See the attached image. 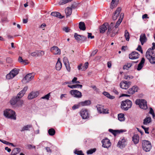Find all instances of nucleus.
Listing matches in <instances>:
<instances>
[{
  "instance_id": "obj_1",
  "label": "nucleus",
  "mask_w": 155,
  "mask_h": 155,
  "mask_svg": "<svg viewBox=\"0 0 155 155\" xmlns=\"http://www.w3.org/2000/svg\"><path fill=\"white\" fill-rule=\"evenodd\" d=\"M15 112L10 109H6L4 111V115L6 118L14 120L16 119Z\"/></svg>"
},
{
  "instance_id": "obj_2",
  "label": "nucleus",
  "mask_w": 155,
  "mask_h": 155,
  "mask_svg": "<svg viewBox=\"0 0 155 155\" xmlns=\"http://www.w3.org/2000/svg\"><path fill=\"white\" fill-rule=\"evenodd\" d=\"M152 51L150 49L147 50L146 52V57L149 62L152 64L155 63V53L154 52H151Z\"/></svg>"
},
{
  "instance_id": "obj_3",
  "label": "nucleus",
  "mask_w": 155,
  "mask_h": 155,
  "mask_svg": "<svg viewBox=\"0 0 155 155\" xmlns=\"http://www.w3.org/2000/svg\"><path fill=\"white\" fill-rule=\"evenodd\" d=\"M132 105V102L131 101L129 100H126L121 102V107L122 109L126 111L131 107Z\"/></svg>"
},
{
  "instance_id": "obj_4",
  "label": "nucleus",
  "mask_w": 155,
  "mask_h": 155,
  "mask_svg": "<svg viewBox=\"0 0 155 155\" xmlns=\"http://www.w3.org/2000/svg\"><path fill=\"white\" fill-rule=\"evenodd\" d=\"M135 103L142 109L146 110L148 108L147 102L144 99H137L135 101Z\"/></svg>"
},
{
  "instance_id": "obj_5",
  "label": "nucleus",
  "mask_w": 155,
  "mask_h": 155,
  "mask_svg": "<svg viewBox=\"0 0 155 155\" xmlns=\"http://www.w3.org/2000/svg\"><path fill=\"white\" fill-rule=\"evenodd\" d=\"M142 147L144 150L145 151L148 152L150 151L152 147L150 142L148 140H143Z\"/></svg>"
},
{
  "instance_id": "obj_6",
  "label": "nucleus",
  "mask_w": 155,
  "mask_h": 155,
  "mask_svg": "<svg viewBox=\"0 0 155 155\" xmlns=\"http://www.w3.org/2000/svg\"><path fill=\"white\" fill-rule=\"evenodd\" d=\"M19 72V69H18L14 68L13 69L6 75V79H10L12 78L18 74Z\"/></svg>"
},
{
  "instance_id": "obj_7",
  "label": "nucleus",
  "mask_w": 155,
  "mask_h": 155,
  "mask_svg": "<svg viewBox=\"0 0 155 155\" xmlns=\"http://www.w3.org/2000/svg\"><path fill=\"white\" fill-rule=\"evenodd\" d=\"M70 94L74 97L80 98L82 97V95L81 92L76 90H73L70 91Z\"/></svg>"
},
{
  "instance_id": "obj_8",
  "label": "nucleus",
  "mask_w": 155,
  "mask_h": 155,
  "mask_svg": "<svg viewBox=\"0 0 155 155\" xmlns=\"http://www.w3.org/2000/svg\"><path fill=\"white\" fill-rule=\"evenodd\" d=\"M131 82L122 81L120 84V87L123 89H127L131 85Z\"/></svg>"
},
{
  "instance_id": "obj_9",
  "label": "nucleus",
  "mask_w": 155,
  "mask_h": 155,
  "mask_svg": "<svg viewBox=\"0 0 155 155\" xmlns=\"http://www.w3.org/2000/svg\"><path fill=\"white\" fill-rule=\"evenodd\" d=\"M34 77V76L32 73L28 74L23 78L22 81L24 83H28Z\"/></svg>"
},
{
  "instance_id": "obj_10",
  "label": "nucleus",
  "mask_w": 155,
  "mask_h": 155,
  "mask_svg": "<svg viewBox=\"0 0 155 155\" xmlns=\"http://www.w3.org/2000/svg\"><path fill=\"white\" fill-rule=\"evenodd\" d=\"M96 107L97 108V109L98 112L99 113L106 114H108L109 113L108 112V110L107 109L104 108L103 107L100 105H97L96 106Z\"/></svg>"
},
{
  "instance_id": "obj_11",
  "label": "nucleus",
  "mask_w": 155,
  "mask_h": 155,
  "mask_svg": "<svg viewBox=\"0 0 155 155\" xmlns=\"http://www.w3.org/2000/svg\"><path fill=\"white\" fill-rule=\"evenodd\" d=\"M101 142L102 143V146L104 148H108L111 145L110 140L107 138L103 139Z\"/></svg>"
},
{
  "instance_id": "obj_12",
  "label": "nucleus",
  "mask_w": 155,
  "mask_h": 155,
  "mask_svg": "<svg viewBox=\"0 0 155 155\" xmlns=\"http://www.w3.org/2000/svg\"><path fill=\"white\" fill-rule=\"evenodd\" d=\"M126 140L124 137L120 138L117 144V146L120 148L124 147L126 145Z\"/></svg>"
},
{
  "instance_id": "obj_13",
  "label": "nucleus",
  "mask_w": 155,
  "mask_h": 155,
  "mask_svg": "<svg viewBox=\"0 0 155 155\" xmlns=\"http://www.w3.org/2000/svg\"><path fill=\"white\" fill-rule=\"evenodd\" d=\"M138 89V87L137 86L135 85L129 88L125 92L127 94L132 95L135 93L136 92H137Z\"/></svg>"
},
{
  "instance_id": "obj_14",
  "label": "nucleus",
  "mask_w": 155,
  "mask_h": 155,
  "mask_svg": "<svg viewBox=\"0 0 155 155\" xmlns=\"http://www.w3.org/2000/svg\"><path fill=\"white\" fill-rule=\"evenodd\" d=\"M81 115L83 119H87L89 117V114L87 110L83 109L80 111Z\"/></svg>"
},
{
  "instance_id": "obj_15",
  "label": "nucleus",
  "mask_w": 155,
  "mask_h": 155,
  "mask_svg": "<svg viewBox=\"0 0 155 155\" xmlns=\"http://www.w3.org/2000/svg\"><path fill=\"white\" fill-rule=\"evenodd\" d=\"M51 51L54 54H60L61 50L57 46H54L51 48Z\"/></svg>"
},
{
  "instance_id": "obj_16",
  "label": "nucleus",
  "mask_w": 155,
  "mask_h": 155,
  "mask_svg": "<svg viewBox=\"0 0 155 155\" xmlns=\"http://www.w3.org/2000/svg\"><path fill=\"white\" fill-rule=\"evenodd\" d=\"M139 55V54L137 52L133 51L129 54V57L130 59L133 60L138 58Z\"/></svg>"
},
{
  "instance_id": "obj_17",
  "label": "nucleus",
  "mask_w": 155,
  "mask_h": 155,
  "mask_svg": "<svg viewBox=\"0 0 155 155\" xmlns=\"http://www.w3.org/2000/svg\"><path fill=\"white\" fill-rule=\"evenodd\" d=\"M28 89V87L27 86L25 87L23 90L18 94L16 96L20 100V99L24 96Z\"/></svg>"
},
{
  "instance_id": "obj_18",
  "label": "nucleus",
  "mask_w": 155,
  "mask_h": 155,
  "mask_svg": "<svg viewBox=\"0 0 155 155\" xmlns=\"http://www.w3.org/2000/svg\"><path fill=\"white\" fill-rule=\"evenodd\" d=\"M18 102H19L21 105L23 103V101L20 100L17 97H13L10 101V103L12 105H15Z\"/></svg>"
},
{
  "instance_id": "obj_19",
  "label": "nucleus",
  "mask_w": 155,
  "mask_h": 155,
  "mask_svg": "<svg viewBox=\"0 0 155 155\" xmlns=\"http://www.w3.org/2000/svg\"><path fill=\"white\" fill-rule=\"evenodd\" d=\"M139 40L142 45H143L147 41V38L145 34L142 33L140 35Z\"/></svg>"
},
{
  "instance_id": "obj_20",
  "label": "nucleus",
  "mask_w": 155,
  "mask_h": 155,
  "mask_svg": "<svg viewBox=\"0 0 155 155\" xmlns=\"http://www.w3.org/2000/svg\"><path fill=\"white\" fill-rule=\"evenodd\" d=\"M38 94L37 91H32L28 94V98L29 100L32 99L37 97Z\"/></svg>"
},
{
  "instance_id": "obj_21",
  "label": "nucleus",
  "mask_w": 155,
  "mask_h": 155,
  "mask_svg": "<svg viewBox=\"0 0 155 155\" xmlns=\"http://www.w3.org/2000/svg\"><path fill=\"white\" fill-rule=\"evenodd\" d=\"M63 61L67 70L68 71H70L71 68L68 58L66 57H64L63 59Z\"/></svg>"
},
{
  "instance_id": "obj_22",
  "label": "nucleus",
  "mask_w": 155,
  "mask_h": 155,
  "mask_svg": "<svg viewBox=\"0 0 155 155\" xmlns=\"http://www.w3.org/2000/svg\"><path fill=\"white\" fill-rule=\"evenodd\" d=\"M121 8H118L116 10L112 16V19L114 20H115L117 19L118 16L119 15L121 11Z\"/></svg>"
},
{
  "instance_id": "obj_23",
  "label": "nucleus",
  "mask_w": 155,
  "mask_h": 155,
  "mask_svg": "<svg viewBox=\"0 0 155 155\" xmlns=\"http://www.w3.org/2000/svg\"><path fill=\"white\" fill-rule=\"evenodd\" d=\"M108 26V23H105L101 25L100 28V31L101 33H103L107 29V26Z\"/></svg>"
},
{
  "instance_id": "obj_24",
  "label": "nucleus",
  "mask_w": 155,
  "mask_h": 155,
  "mask_svg": "<svg viewBox=\"0 0 155 155\" xmlns=\"http://www.w3.org/2000/svg\"><path fill=\"white\" fill-rule=\"evenodd\" d=\"M145 61V60L144 58H142L140 62L138 64V67L137 68V70L138 71H140L142 69L143 66Z\"/></svg>"
},
{
  "instance_id": "obj_25",
  "label": "nucleus",
  "mask_w": 155,
  "mask_h": 155,
  "mask_svg": "<svg viewBox=\"0 0 155 155\" xmlns=\"http://www.w3.org/2000/svg\"><path fill=\"white\" fill-rule=\"evenodd\" d=\"M51 15L56 17L59 18H62L64 17V16L61 15L60 12H52L51 13Z\"/></svg>"
},
{
  "instance_id": "obj_26",
  "label": "nucleus",
  "mask_w": 155,
  "mask_h": 155,
  "mask_svg": "<svg viewBox=\"0 0 155 155\" xmlns=\"http://www.w3.org/2000/svg\"><path fill=\"white\" fill-rule=\"evenodd\" d=\"M139 137L138 134H134L132 137V140L134 143L136 144H137L139 141Z\"/></svg>"
},
{
  "instance_id": "obj_27",
  "label": "nucleus",
  "mask_w": 155,
  "mask_h": 155,
  "mask_svg": "<svg viewBox=\"0 0 155 155\" xmlns=\"http://www.w3.org/2000/svg\"><path fill=\"white\" fill-rule=\"evenodd\" d=\"M124 15V13H122L121 14L120 18H119L118 21L117 22L114 26L116 28H117L118 27V26L122 22V19L123 18Z\"/></svg>"
},
{
  "instance_id": "obj_28",
  "label": "nucleus",
  "mask_w": 155,
  "mask_h": 155,
  "mask_svg": "<svg viewBox=\"0 0 155 155\" xmlns=\"http://www.w3.org/2000/svg\"><path fill=\"white\" fill-rule=\"evenodd\" d=\"M91 104V102L89 100H86L84 101L79 102L81 106H84L89 105Z\"/></svg>"
},
{
  "instance_id": "obj_29",
  "label": "nucleus",
  "mask_w": 155,
  "mask_h": 155,
  "mask_svg": "<svg viewBox=\"0 0 155 155\" xmlns=\"http://www.w3.org/2000/svg\"><path fill=\"white\" fill-rule=\"evenodd\" d=\"M62 67V64L60 61V58H58L56 65V69L59 71Z\"/></svg>"
},
{
  "instance_id": "obj_30",
  "label": "nucleus",
  "mask_w": 155,
  "mask_h": 155,
  "mask_svg": "<svg viewBox=\"0 0 155 155\" xmlns=\"http://www.w3.org/2000/svg\"><path fill=\"white\" fill-rule=\"evenodd\" d=\"M79 28L81 30L84 31L86 29V27L85 23L83 22H80L79 24Z\"/></svg>"
},
{
  "instance_id": "obj_31",
  "label": "nucleus",
  "mask_w": 155,
  "mask_h": 155,
  "mask_svg": "<svg viewBox=\"0 0 155 155\" xmlns=\"http://www.w3.org/2000/svg\"><path fill=\"white\" fill-rule=\"evenodd\" d=\"M65 11L66 16L68 17L70 16L71 15L72 10L71 8L68 7L65 9Z\"/></svg>"
},
{
  "instance_id": "obj_32",
  "label": "nucleus",
  "mask_w": 155,
  "mask_h": 155,
  "mask_svg": "<svg viewBox=\"0 0 155 155\" xmlns=\"http://www.w3.org/2000/svg\"><path fill=\"white\" fill-rule=\"evenodd\" d=\"M103 94L108 98L111 99H114L115 98L114 96L110 95L109 93L106 91H104L103 93Z\"/></svg>"
},
{
  "instance_id": "obj_33",
  "label": "nucleus",
  "mask_w": 155,
  "mask_h": 155,
  "mask_svg": "<svg viewBox=\"0 0 155 155\" xmlns=\"http://www.w3.org/2000/svg\"><path fill=\"white\" fill-rule=\"evenodd\" d=\"M32 127V125H27L23 127L20 131L21 132L24 131L25 130H29V129Z\"/></svg>"
},
{
  "instance_id": "obj_34",
  "label": "nucleus",
  "mask_w": 155,
  "mask_h": 155,
  "mask_svg": "<svg viewBox=\"0 0 155 155\" xmlns=\"http://www.w3.org/2000/svg\"><path fill=\"white\" fill-rule=\"evenodd\" d=\"M68 86L72 89H74L76 88H81L82 87V85L81 84H76L72 85H69Z\"/></svg>"
},
{
  "instance_id": "obj_35",
  "label": "nucleus",
  "mask_w": 155,
  "mask_h": 155,
  "mask_svg": "<svg viewBox=\"0 0 155 155\" xmlns=\"http://www.w3.org/2000/svg\"><path fill=\"white\" fill-rule=\"evenodd\" d=\"M124 116V114H123L120 113L118 114V120L121 121H124L125 120Z\"/></svg>"
},
{
  "instance_id": "obj_36",
  "label": "nucleus",
  "mask_w": 155,
  "mask_h": 155,
  "mask_svg": "<svg viewBox=\"0 0 155 155\" xmlns=\"http://www.w3.org/2000/svg\"><path fill=\"white\" fill-rule=\"evenodd\" d=\"M151 118L150 117H147L143 120V124L147 125L150 123L151 121Z\"/></svg>"
},
{
  "instance_id": "obj_37",
  "label": "nucleus",
  "mask_w": 155,
  "mask_h": 155,
  "mask_svg": "<svg viewBox=\"0 0 155 155\" xmlns=\"http://www.w3.org/2000/svg\"><path fill=\"white\" fill-rule=\"evenodd\" d=\"M73 0H61L58 2V4L60 5H63L66 3L70 2Z\"/></svg>"
},
{
  "instance_id": "obj_38",
  "label": "nucleus",
  "mask_w": 155,
  "mask_h": 155,
  "mask_svg": "<svg viewBox=\"0 0 155 155\" xmlns=\"http://www.w3.org/2000/svg\"><path fill=\"white\" fill-rule=\"evenodd\" d=\"M20 149L19 148H14L12 152V155H16L20 152Z\"/></svg>"
},
{
  "instance_id": "obj_39",
  "label": "nucleus",
  "mask_w": 155,
  "mask_h": 155,
  "mask_svg": "<svg viewBox=\"0 0 155 155\" xmlns=\"http://www.w3.org/2000/svg\"><path fill=\"white\" fill-rule=\"evenodd\" d=\"M132 66V63H127L126 64L123 66V68L124 70H128Z\"/></svg>"
},
{
  "instance_id": "obj_40",
  "label": "nucleus",
  "mask_w": 155,
  "mask_h": 155,
  "mask_svg": "<svg viewBox=\"0 0 155 155\" xmlns=\"http://www.w3.org/2000/svg\"><path fill=\"white\" fill-rule=\"evenodd\" d=\"M48 133L50 135L52 136L55 134V131L53 128H51L48 130Z\"/></svg>"
},
{
  "instance_id": "obj_41",
  "label": "nucleus",
  "mask_w": 155,
  "mask_h": 155,
  "mask_svg": "<svg viewBox=\"0 0 155 155\" xmlns=\"http://www.w3.org/2000/svg\"><path fill=\"white\" fill-rule=\"evenodd\" d=\"M108 131L112 133L114 136H116L117 134H118V130H113L112 129H110Z\"/></svg>"
},
{
  "instance_id": "obj_42",
  "label": "nucleus",
  "mask_w": 155,
  "mask_h": 155,
  "mask_svg": "<svg viewBox=\"0 0 155 155\" xmlns=\"http://www.w3.org/2000/svg\"><path fill=\"white\" fill-rule=\"evenodd\" d=\"M124 36L126 40L127 41H129L130 38L129 34L127 30L125 31Z\"/></svg>"
},
{
  "instance_id": "obj_43",
  "label": "nucleus",
  "mask_w": 155,
  "mask_h": 155,
  "mask_svg": "<svg viewBox=\"0 0 155 155\" xmlns=\"http://www.w3.org/2000/svg\"><path fill=\"white\" fill-rule=\"evenodd\" d=\"M74 37L75 39L78 41L80 42L81 35H78L77 33H75L74 34Z\"/></svg>"
},
{
  "instance_id": "obj_44",
  "label": "nucleus",
  "mask_w": 155,
  "mask_h": 155,
  "mask_svg": "<svg viewBox=\"0 0 155 155\" xmlns=\"http://www.w3.org/2000/svg\"><path fill=\"white\" fill-rule=\"evenodd\" d=\"M96 149L95 148H93L91 149L90 150H88L87 152V154H92L96 151Z\"/></svg>"
},
{
  "instance_id": "obj_45",
  "label": "nucleus",
  "mask_w": 155,
  "mask_h": 155,
  "mask_svg": "<svg viewBox=\"0 0 155 155\" xmlns=\"http://www.w3.org/2000/svg\"><path fill=\"white\" fill-rule=\"evenodd\" d=\"M74 152L75 154L78 155H84V153L81 150H76Z\"/></svg>"
},
{
  "instance_id": "obj_46",
  "label": "nucleus",
  "mask_w": 155,
  "mask_h": 155,
  "mask_svg": "<svg viewBox=\"0 0 155 155\" xmlns=\"http://www.w3.org/2000/svg\"><path fill=\"white\" fill-rule=\"evenodd\" d=\"M37 56H42L45 54V52L42 51H37Z\"/></svg>"
},
{
  "instance_id": "obj_47",
  "label": "nucleus",
  "mask_w": 155,
  "mask_h": 155,
  "mask_svg": "<svg viewBox=\"0 0 155 155\" xmlns=\"http://www.w3.org/2000/svg\"><path fill=\"white\" fill-rule=\"evenodd\" d=\"M80 42H82L84 41H85L87 40V38L82 35H81Z\"/></svg>"
},
{
  "instance_id": "obj_48",
  "label": "nucleus",
  "mask_w": 155,
  "mask_h": 155,
  "mask_svg": "<svg viewBox=\"0 0 155 155\" xmlns=\"http://www.w3.org/2000/svg\"><path fill=\"white\" fill-rule=\"evenodd\" d=\"M88 62H86L84 65L82 66V71H85L88 67Z\"/></svg>"
},
{
  "instance_id": "obj_49",
  "label": "nucleus",
  "mask_w": 155,
  "mask_h": 155,
  "mask_svg": "<svg viewBox=\"0 0 155 155\" xmlns=\"http://www.w3.org/2000/svg\"><path fill=\"white\" fill-rule=\"evenodd\" d=\"M81 106L79 104V103L77 104H74L72 107V109L73 110H75L76 109L78 108Z\"/></svg>"
},
{
  "instance_id": "obj_50",
  "label": "nucleus",
  "mask_w": 155,
  "mask_h": 155,
  "mask_svg": "<svg viewBox=\"0 0 155 155\" xmlns=\"http://www.w3.org/2000/svg\"><path fill=\"white\" fill-rule=\"evenodd\" d=\"M50 96V93L47 94L45 96L42 97L41 98V99H46V100H48L49 98V97Z\"/></svg>"
},
{
  "instance_id": "obj_51",
  "label": "nucleus",
  "mask_w": 155,
  "mask_h": 155,
  "mask_svg": "<svg viewBox=\"0 0 155 155\" xmlns=\"http://www.w3.org/2000/svg\"><path fill=\"white\" fill-rule=\"evenodd\" d=\"M28 149H35V146L32 145L28 144L27 145Z\"/></svg>"
},
{
  "instance_id": "obj_52",
  "label": "nucleus",
  "mask_w": 155,
  "mask_h": 155,
  "mask_svg": "<svg viewBox=\"0 0 155 155\" xmlns=\"http://www.w3.org/2000/svg\"><path fill=\"white\" fill-rule=\"evenodd\" d=\"M150 110L149 112V113L152 114V115L153 117L154 118V117H155V114L154 113L153 110L151 107H150Z\"/></svg>"
},
{
  "instance_id": "obj_53",
  "label": "nucleus",
  "mask_w": 155,
  "mask_h": 155,
  "mask_svg": "<svg viewBox=\"0 0 155 155\" xmlns=\"http://www.w3.org/2000/svg\"><path fill=\"white\" fill-rule=\"evenodd\" d=\"M141 127L144 130L145 133L147 134H149V132L148 131V128H146L145 126H142Z\"/></svg>"
},
{
  "instance_id": "obj_54",
  "label": "nucleus",
  "mask_w": 155,
  "mask_h": 155,
  "mask_svg": "<svg viewBox=\"0 0 155 155\" xmlns=\"http://www.w3.org/2000/svg\"><path fill=\"white\" fill-rule=\"evenodd\" d=\"M152 47L151 48H149L147 50H149L150 49L152 51H151V52H154V51H153V50L154 49H155V43L154 42H153L152 44Z\"/></svg>"
},
{
  "instance_id": "obj_55",
  "label": "nucleus",
  "mask_w": 155,
  "mask_h": 155,
  "mask_svg": "<svg viewBox=\"0 0 155 155\" xmlns=\"http://www.w3.org/2000/svg\"><path fill=\"white\" fill-rule=\"evenodd\" d=\"M136 50L139 51H140L141 53L142 54L143 53V51L140 45H139L137 48L136 49Z\"/></svg>"
},
{
  "instance_id": "obj_56",
  "label": "nucleus",
  "mask_w": 155,
  "mask_h": 155,
  "mask_svg": "<svg viewBox=\"0 0 155 155\" xmlns=\"http://www.w3.org/2000/svg\"><path fill=\"white\" fill-rule=\"evenodd\" d=\"M134 78V77L130 75H126L124 76V78L125 79H133Z\"/></svg>"
},
{
  "instance_id": "obj_57",
  "label": "nucleus",
  "mask_w": 155,
  "mask_h": 155,
  "mask_svg": "<svg viewBox=\"0 0 155 155\" xmlns=\"http://www.w3.org/2000/svg\"><path fill=\"white\" fill-rule=\"evenodd\" d=\"M31 56L33 57H37V51L32 52L30 54Z\"/></svg>"
},
{
  "instance_id": "obj_58",
  "label": "nucleus",
  "mask_w": 155,
  "mask_h": 155,
  "mask_svg": "<svg viewBox=\"0 0 155 155\" xmlns=\"http://www.w3.org/2000/svg\"><path fill=\"white\" fill-rule=\"evenodd\" d=\"M88 34V38H91V39H93L94 38V36L92 35V34L90 33H87Z\"/></svg>"
},
{
  "instance_id": "obj_59",
  "label": "nucleus",
  "mask_w": 155,
  "mask_h": 155,
  "mask_svg": "<svg viewBox=\"0 0 155 155\" xmlns=\"http://www.w3.org/2000/svg\"><path fill=\"white\" fill-rule=\"evenodd\" d=\"M67 95V94H61L60 96L61 99L64 100L63 98L64 97V98L67 97L66 96Z\"/></svg>"
},
{
  "instance_id": "obj_60",
  "label": "nucleus",
  "mask_w": 155,
  "mask_h": 155,
  "mask_svg": "<svg viewBox=\"0 0 155 155\" xmlns=\"http://www.w3.org/2000/svg\"><path fill=\"white\" fill-rule=\"evenodd\" d=\"M97 51H98V50L97 49L93 51L92 52L91 54V56H94V55H95L96 54V53L97 52Z\"/></svg>"
},
{
  "instance_id": "obj_61",
  "label": "nucleus",
  "mask_w": 155,
  "mask_h": 155,
  "mask_svg": "<svg viewBox=\"0 0 155 155\" xmlns=\"http://www.w3.org/2000/svg\"><path fill=\"white\" fill-rule=\"evenodd\" d=\"M70 29L67 27H64L63 28V31H64L66 32H68L69 31Z\"/></svg>"
},
{
  "instance_id": "obj_62",
  "label": "nucleus",
  "mask_w": 155,
  "mask_h": 155,
  "mask_svg": "<svg viewBox=\"0 0 155 155\" xmlns=\"http://www.w3.org/2000/svg\"><path fill=\"white\" fill-rule=\"evenodd\" d=\"M113 28L112 27H111L110 25H109V24H108V26H107V28L108 30V32H110L111 30H112V29Z\"/></svg>"
},
{
  "instance_id": "obj_63",
  "label": "nucleus",
  "mask_w": 155,
  "mask_h": 155,
  "mask_svg": "<svg viewBox=\"0 0 155 155\" xmlns=\"http://www.w3.org/2000/svg\"><path fill=\"white\" fill-rule=\"evenodd\" d=\"M78 78L76 77H74V78L72 80V82L73 84H75V82H76Z\"/></svg>"
},
{
  "instance_id": "obj_64",
  "label": "nucleus",
  "mask_w": 155,
  "mask_h": 155,
  "mask_svg": "<svg viewBox=\"0 0 155 155\" xmlns=\"http://www.w3.org/2000/svg\"><path fill=\"white\" fill-rule=\"evenodd\" d=\"M112 91L116 95H118L119 94L118 92L114 88L113 89Z\"/></svg>"
}]
</instances>
